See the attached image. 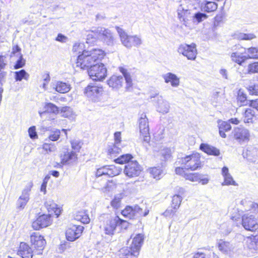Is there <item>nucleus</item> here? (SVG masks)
Returning <instances> with one entry per match:
<instances>
[{
    "mask_svg": "<svg viewBox=\"0 0 258 258\" xmlns=\"http://www.w3.org/2000/svg\"><path fill=\"white\" fill-rule=\"evenodd\" d=\"M84 227L80 225H73L68 228L66 232L68 240L74 241L78 239L81 235Z\"/></svg>",
    "mask_w": 258,
    "mask_h": 258,
    "instance_id": "nucleus-18",
    "label": "nucleus"
},
{
    "mask_svg": "<svg viewBox=\"0 0 258 258\" xmlns=\"http://www.w3.org/2000/svg\"><path fill=\"white\" fill-rule=\"evenodd\" d=\"M14 73L16 81H21L23 79L28 80L29 77V75L24 70L16 71Z\"/></svg>",
    "mask_w": 258,
    "mask_h": 258,
    "instance_id": "nucleus-42",
    "label": "nucleus"
},
{
    "mask_svg": "<svg viewBox=\"0 0 258 258\" xmlns=\"http://www.w3.org/2000/svg\"><path fill=\"white\" fill-rule=\"evenodd\" d=\"M219 249L225 253H229L234 250V245L229 242L220 240L218 243Z\"/></svg>",
    "mask_w": 258,
    "mask_h": 258,
    "instance_id": "nucleus-31",
    "label": "nucleus"
},
{
    "mask_svg": "<svg viewBox=\"0 0 258 258\" xmlns=\"http://www.w3.org/2000/svg\"><path fill=\"white\" fill-rule=\"evenodd\" d=\"M242 225L246 230L255 231L258 229L257 219L252 215L244 214L242 217Z\"/></svg>",
    "mask_w": 258,
    "mask_h": 258,
    "instance_id": "nucleus-14",
    "label": "nucleus"
},
{
    "mask_svg": "<svg viewBox=\"0 0 258 258\" xmlns=\"http://www.w3.org/2000/svg\"><path fill=\"white\" fill-rule=\"evenodd\" d=\"M100 219L103 220V224L100 227L104 233L109 235H113L119 221V217H112L108 214H104L101 216Z\"/></svg>",
    "mask_w": 258,
    "mask_h": 258,
    "instance_id": "nucleus-3",
    "label": "nucleus"
},
{
    "mask_svg": "<svg viewBox=\"0 0 258 258\" xmlns=\"http://www.w3.org/2000/svg\"><path fill=\"white\" fill-rule=\"evenodd\" d=\"M71 144L72 149L74 150L73 152L75 153L79 152L81 148V142L79 141L73 140L71 142Z\"/></svg>",
    "mask_w": 258,
    "mask_h": 258,
    "instance_id": "nucleus-55",
    "label": "nucleus"
},
{
    "mask_svg": "<svg viewBox=\"0 0 258 258\" xmlns=\"http://www.w3.org/2000/svg\"><path fill=\"white\" fill-rule=\"evenodd\" d=\"M217 3L211 1H205L201 5V9L202 11L210 13L216 11L217 9Z\"/></svg>",
    "mask_w": 258,
    "mask_h": 258,
    "instance_id": "nucleus-32",
    "label": "nucleus"
},
{
    "mask_svg": "<svg viewBox=\"0 0 258 258\" xmlns=\"http://www.w3.org/2000/svg\"><path fill=\"white\" fill-rule=\"evenodd\" d=\"M53 88L56 91L60 93H67L71 89L69 84L61 81H57Z\"/></svg>",
    "mask_w": 258,
    "mask_h": 258,
    "instance_id": "nucleus-34",
    "label": "nucleus"
},
{
    "mask_svg": "<svg viewBox=\"0 0 258 258\" xmlns=\"http://www.w3.org/2000/svg\"><path fill=\"white\" fill-rule=\"evenodd\" d=\"M247 59H258V46L251 47L246 49Z\"/></svg>",
    "mask_w": 258,
    "mask_h": 258,
    "instance_id": "nucleus-41",
    "label": "nucleus"
},
{
    "mask_svg": "<svg viewBox=\"0 0 258 258\" xmlns=\"http://www.w3.org/2000/svg\"><path fill=\"white\" fill-rule=\"evenodd\" d=\"M150 173L154 178L159 179L163 174V170L159 167H154L150 169Z\"/></svg>",
    "mask_w": 258,
    "mask_h": 258,
    "instance_id": "nucleus-47",
    "label": "nucleus"
},
{
    "mask_svg": "<svg viewBox=\"0 0 258 258\" xmlns=\"http://www.w3.org/2000/svg\"><path fill=\"white\" fill-rule=\"evenodd\" d=\"M177 209H175L172 206L168 208L162 214L166 218H172L177 212Z\"/></svg>",
    "mask_w": 258,
    "mask_h": 258,
    "instance_id": "nucleus-53",
    "label": "nucleus"
},
{
    "mask_svg": "<svg viewBox=\"0 0 258 258\" xmlns=\"http://www.w3.org/2000/svg\"><path fill=\"white\" fill-rule=\"evenodd\" d=\"M200 148L208 155L218 156L220 154L219 150L206 144H201Z\"/></svg>",
    "mask_w": 258,
    "mask_h": 258,
    "instance_id": "nucleus-33",
    "label": "nucleus"
},
{
    "mask_svg": "<svg viewBox=\"0 0 258 258\" xmlns=\"http://www.w3.org/2000/svg\"><path fill=\"white\" fill-rule=\"evenodd\" d=\"M60 135V131L58 130H56L49 135V138L52 141H56L59 138Z\"/></svg>",
    "mask_w": 258,
    "mask_h": 258,
    "instance_id": "nucleus-56",
    "label": "nucleus"
},
{
    "mask_svg": "<svg viewBox=\"0 0 258 258\" xmlns=\"http://www.w3.org/2000/svg\"><path fill=\"white\" fill-rule=\"evenodd\" d=\"M25 64V60L23 58L22 55L21 54L19 59L17 61L14 66L15 69L22 68Z\"/></svg>",
    "mask_w": 258,
    "mask_h": 258,
    "instance_id": "nucleus-58",
    "label": "nucleus"
},
{
    "mask_svg": "<svg viewBox=\"0 0 258 258\" xmlns=\"http://www.w3.org/2000/svg\"><path fill=\"white\" fill-rule=\"evenodd\" d=\"M199 181H198L201 182L203 185H206L209 182V178L204 175L199 174Z\"/></svg>",
    "mask_w": 258,
    "mask_h": 258,
    "instance_id": "nucleus-61",
    "label": "nucleus"
},
{
    "mask_svg": "<svg viewBox=\"0 0 258 258\" xmlns=\"http://www.w3.org/2000/svg\"><path fill=\"white\" fill-rule=\"evenodd\" d=\"M121 168L114 165L104 166L98 168L96 172L97 177L105 176L106 177H113L121 172Z\"/></svg>",
    "mask_w": 258,
    "mask_h": 258,
    "instance_id": "nucleus-12",
    "label": "nucleus"
},
{
    "mask_svg": "<svg viewBox=\"0 0 258 258\" xmlns=\"http://www.w3.org/2000/svg\"><path fill=\"white\" fill-rule=\"evenodd\" d=\"M33 186L32 181L28 182L23 189L21 196L17 201V208L20 210L24 209L29 200L30 192Z\"/></svg>",
    "mask_w": 258,
    "mask_h": 258,
    "instance_id": "nucleus-11",
    "label": "nucleus"
},
{
    "mask_svg": "<svg viewBox=\"0 0 258 258\" xmlns=\"http://www.w3.org/2000/svg\"><path fill=\"white\" fill-rule=\"evenodd\" d=\"M166 83H170L172 87H177L179 85V78L174 74L167 73L162 76Z\"/></svg>",
    "mask_w": 258,
    "mask_h": 258,
    "instance_id": "nucleus-26",
    "label": "nucleus"
},
{
    "mask_svg": "<svg viewBox=\"0 0 258 258\" xmlns=\"http://www.w3.org/2000/svg\"><path fill=\"white\" fill-rule=\"evenodd\" d=\"M247 71L249 74L258 73V62L249 64Z\"/></svg>",
    "mask_w": 258,
    "mask_h": 258,
    "instance_id": "nucleus-54",
    "label": "nucleus"
},
{
    "mask_svg": "<svg viewBox=\"0 0 258 258\" xmlns=\"http://www.w3.org/2000/svg\"><path fill=\"white\" fill-rule=\"evenodd\" d=\"M237 100L240 103V106L247 105L249 102V101L246 99V95L241 90H239L238 93Z\"/></svg>",
    "mask_w": 258,
    "mask_h": 258,
    "instance_id": "nucleus-48",
    "label": "nucleus"
},
{
    "mask_svg": "<svg viewBox=\"0 0 258 258\" xmlns=\"http://www.w3.org/2000/svg\"><path fill=\"white\" fill-rule=\"evenodd\" d=\"M123 81L124 79L122 76L113 75L107 81V84L112 89L118 90L122 87Z\"/></svg>",
    "mask_w": 258,
    "mask_h": 258,
    "instance_id": "nucleus-22",
    "label": "nucleus"
},
{
    "mask_svg": "<svg viewBox=\"0 0 258 258\" xmlns=\"http://www.w3.org/2000/svg\"><path fill=\"white\" fill-rule=\"evenodd\" d=\"M144 237L141 234H138L133 238L132 244L130 247V250L127 248L123 247L121 248L119 252L120 253L124 254L126 256L133 255L136 256L138 255L139 251L141 245L143 242Z\"/></svg>",
    "mask_w": 258,
    "mask_h": 258,
    "instance_id": "nucleus-5",
    "label": "nucleus"
},
{
    "mask_svg": "<svg viewBox=\"0 0 258 258\" xmlns=\"http://www.w3.org/2000/svg\"><path fill=\"white\" fill-rule=\"evenodd\" d=\"M119 71L122 74L124 79L125 80L126 83V88L128 89L129 88L132 87V79L130 73L127 72V71L122 67H120L119 68Z\"/></svg>",
    "mask_w": 258,
    "mask_h": 258,
    "instance_id": "nucleus-38",
    "label": "nucleus"
},
{
    "mask_svg": "<svg viewBox=\"0 0 258 258\" xmlns=\"http://www.w3.org/2000/svg\"><path fill=\"white\" fill-rule=\"evenodd\" d=\"M178 18L185 26L190 28V19L192 18L190 12L185 3L181 4L177 9Z\"/></svg>",
    "mask_w": 258,
    "mask_h": 258,
    "instance_id": "nucleus-9",
    "label": "nucleus"
},
{
    "mask_svg": "<svg viewBox=\"0 0 258 258\" xmlns=\"http://www.w3.org/2000/svg\"><path fill=\"white\" fill-rule=\"evenodd\" d=\"M44 108L45 111L39 112L41 117L48 112L52 113L55 114H57L59 112L58 108L55 105L51 103H47L45 105Z\"/></svg>",
    "mask_w": 258,
    "mask_h": 258,
    "instance_id": "nucleus-37",
    "label": "nucleus"
},
{
    "mask_svg": "<svg viewBox=\"0 0 258 258\" xmlns=\"http://www.w3.org/2000/svg\"><path fill=\"white\" fill-rule=\"evenodd\" d=\"M208 16L205 13L198 12L192 16V22L199 24L208 18Z\"/></svg>",
    "mask_w": 258,
    "mask_h": 258,
    "instance_id": "nucleus-40",
    "label": "nucleus"
},
{
    "mask_svg": "<svg viewBox=\"0 0 258 258\" xmlns=\"http://www.w3.org/2000/svg\"><path fill=\"white\" fill-rule=\"evenodd\" d=\"M177 51L179 54H182L188 60H195L197 58V50L195 43L180 44L178 46Z\"/></svg>",
    "mask_w": 258,
    "mask_h": 258,
    "instance_id": "nucleus-7",
    "label": "nucleus"
},
{
    "mask_svg": "<svg viewBox=\"0 0 258 258\" xmlns=\"http://www.w3.org/2000/svg\"><path fill=\"white\" fill-rule=\"evenodd\" d=\"M157 110L158 112L163 114H166L169 112L170 107L169 103L161 96L157 97Z\"/></svg>",
    "mask_w": 258,
    "mask_h": 258,
    "instance_id": "nucleus-24",
    "label": "nucleus"
},
{
    "mask_svg": "<svg viewBox=\"0 0 258 258\" xmlns=\"http://www.w3.org/2000/svg\"><path fill=\"white\" fill-rule=\"evenodd\" d=\"M99 39L108 45H112L114 42V37L111 32L108 29L103 27H98L92 31Z\"/></svg>",
    "mask_w": 258,
    "mask_h": 258,
    "instance_id": "nucleus-10",
    "label": "nucleus"
},
{
    "mask_svg": "<svg viewBox=\"0 0 258 258\" xmlns=\"http://www.w3.org/2000/svg\"><path fill=\"white\" fill-rule=\"evenodd\" d=\"M149 210L146 208L144 210L138 205L127 206L122 211L121 214L129 219H134L141 216H146Z\"/></svg>",
    "mask_w": 258,
    "mask_h": 258,
    "instance_id": "nucleus-4",
    "label": "nucleus"
},
{
    "mask_svg": "<svg viewBox=\"0 0 258 258\" xmlns=\"http://www.w3.org/2000/svg\"><path fill=\"white\" fill-rule=\"evenodd\" d=\"M182 200V198L178 195H175L173 196L172 200V206L175 209H178L180 206L181 202Z\"/></svg>",
    "mask_w": 258,
    "mask_h": 258,
    "instance_id": "nucleus-51",
    "label": "nucleus"
},
{
    "mask_svg": "<svg viewBox=\"0 0 258 258\" xmlns=\"http://www.w3.org/2000/svg\"><path fill=\"white\" fill-rule=\"evenodd\" d=\"M248 104L250 106L255 108L258 111V101L257 100H249Z\"/></svg>",
    "mask_w": 258,
    "mask_h": 258,
    "instance_id": "nucleus-64",
    "label": "nucleus"
},
{
    "mask_svg": "<svg viewBox=\"0 0 258 258\" xmlns=\"http://www.w3.org/2000/svg\"><path fill=\"white\" fill-rule=\"evenodd\" d=\"M116 31L119 36L121 44L126 48L139 47L143 44V40L140 35H128L122 28L116 27Z\"/></svg>",
    "mask_w": 258,
    "mask_h": 258,
    "instance_id": "nucleus-2",
    "label": "nucleus"
},
{
    "mask_svg": "<svg viewBox=\"0 0 258 258\" xmlns=\"http://www.w3.org/2000/svg\"><path fill=\"white\" fill-rule=\"evenodd\" d=\"M18 255L22 258H32V250L29 245L25 242H21L17 252Z\"/></svg>",
    "mask_w": 258,
    "mask_h": 258,
    "instance_id": "nucleus-23",
    "label": "nucleus"
},
{
    "mask_svg": "<svg viewBox=\"0 0 258 258\" xmlns=\"http://www.w3.org/2000/svg\"><path fill=\"white\" fill-rule=\"evenodd\" d=\"M154 151L157 152V156H160V159L162 161L169 159L171 156V149L163 146H161L159 148L155 147Z\"/></svg>",
    "mask_w": 258,
    "mask_h": 258,
    "instance_id": "nucleus-25",
    "label": "nucleus"
},
{
    "mask_svg": "<svg viewBox=\"0 0 258 258\" xmlns=\"http://www.w3.org/2000/svg\"><path fill=\"white\" fill-rule=\"evenodd\" d=\"M104 51L100 49H92L90 50L84 51L78 56L76 62L77 66L82 69H88L92 66L98 63V60L103 58Z\"/></svg>",
    "mask_w": 258,
    "mask_h": 258,
    "instance_id": "nucleus-1",
    "label": "nucleus"
},
{
    "mask_svg": "<svg viewBox=\"0 0 258 258\" xmlns=\"http://www.w3.org/2000/svg\"><path fill=\"white\" fill-rule=\"evenodd\" d=\"M248 89L251 94L258 95V83L249 86Z\"/></svg>",
    "mask_w": 258,
    "mask_h": 258,
    "instance_id": "nucleus-59",
    "label": "nucleus"
},
{
    "mask_svg": "<svg viewBox=\"0 0 258 258\" xmlns=\"http://www.w3.org/2000/svg\"><path fill=\"white\" fill-rule=\"evenodd\" d=\"M74 219L84 224H88L90 221L88 213L84 210L76 212L74 215Z\"/></svg>",
    "mask_w": 258,
    "mask_h": 258,
    "instance_id": "nucleus-36",
    "label": "nucleus"
},
{
    "mask_svg": "<svg viewBox=\"0 0 258 258\" xmlns=\"http://www.w3.org/2000/svg\"><path fill=\"white\" fill-rule=\"evenodd\" d=\"M84 44L82 43L77 42L75 43L73 46L72 51L74 53H76V54H81L80 53H82L84 51H86L87 50L84 49Z\"/></svg>",
    "mask_w": 258,
    "mask_h": 258,
    "instance_id": "nucleus-44",
    "label": "nucleus"
},
{
    "mask_svg": "<svg viewBox=\"0 0 258 258\" xmlns=\"http://www.w3.org/2000/svg\"><path fill=\"white\" fill-rule=\"evenodd\" d=\"M234 138L239 143L247 142L250 139V133L245 128L236 127L233 131Z\"/></svg>",
    "mask_w": 258,
    "mask_h": 258,
    "instance_id": "nucleus-19",
    "label": "nucleus"
},
{
    "mask_svg": "<svg viewBox=\"0 0 258 258\" xmlns=\"http://www.w3.org/2000/svg\"><path fill=\"white\" fill-rule=\"evenodd\" d=\"M114 140L115 144H117L120 143L121 142V133L119 132H117L114 133Z\"/></svg>",
    "mask_w": 258,
    "mask_h": 258,
    "instance_id": "nucleus-63",
    "label": "nucleus"
},
{
    "mask_svg": "<svg viewBox=\"0 0 258 258\" xmlns=\"http://www.w3.org/2000/svg\"><path fill=\"white\" fill-rule=\"evenodd\" d=\"M218 123L220 136L222 138H225L226 135L225 132L229 131L231 129V125L229 122L222 120H218Z\"/></svg>",
    "mask_w": 258,
    "mask_h": 258,
    "instance_id": "nucleus-35",
    "label": "nucleus"
},
{
    "mask_svg": "<svg viewBox=\"0 0 258 258\" xmlns=\"http://www.w3.org/2000/svg\"><path fill=\"white\" fill-rule=\"evenodd\" d=\"M213 102L215 103H220L222 101V97L220 96L219 93L216 92L212 97Z\"/></svg>",
    "mask_w": 258,
    "mask_h": 258,
    "instance_id": "nucleus-62",
    "label": "nucleus"
},
{
    "mask_svg": "<svg viewBox=\"0 0 258 258\" xmlns=\"http://www.w3.org/2000/svg\"><path fill=\"white\" fill-rule=\"evenodd\" d=\"M102 91V88L94 85H89L84 90V94L93 101H97L100 93Z\"/></svg>",
    "mask_w": 258,
    "mask_h": 258,
    "instance_id": "nucleus-21",
    "label": "nucleus"
},
{
    "mask_svg": "<svg viewBox=\"0 0 258 258\" xmlns=\"http://www.w3.org/2000/svg\"><path fill=\"white\" fill-rule=\"evenodd\" d=\"M120 151V148L117 147L115 144L111 143L108 146L107 153L108 155L110 156V158L116 156V155L118 154Z\"/></svg>",
    "mask_w": 258,
    "mask_h": 258,
    "instance_id": "nucleus-39",
    "label": "nucleus"
},
{
    "mask_svg": "<svg viewBox=\"0 0 258 258\" xmlns=\"http://www.w3.org/2000/svg\"><path fill=\"white\" fill-rule=\"evenodd\" d=\"M60 113L61 116L67 118H71L73 116V111L70 107L64 106L61 108Z\"/></svg>",
    "mask_w": 258,
    "mask_h": 258,
    "instance_id": "nucleus-45",
    "label": "nucleus"
},
{
    "mask_svg": "<svg viewBox=\"0 0 258 258\" xmlns=\"http://www.w3.org/2000/svg\"><path fill=\"white\" fill-rule=\"evenodd\" d=\"M42 148L47 152H52L55 150V147L52 144L45 143L43 145Z\"/></svg>",
    "mask_w": 258,
    "mask_h": 258,
    "instance_id": "nucleus-57",
    "label": "nucleus"
},
{
    "mask_svg": "<svg viewBox=\"0 0 258 258\" xmlns=\"http://www.w3.org/2000/svg\"><path fill=\"white\" fill-rule=\"evenodd\" d=\"M245 245L249 249H258V235L247 237L245 239Z\"/></svg>",
    "mask_w": 258,
    "mask_h": 258,
    "instance_id": "nucleus-29",
    "label": "nucleus"
},
{
    "mask_svg": "<svg viewBox=\"0 0 258 258\" xmlns=\"http://www.w3.org/2000/svg\"><path fill=\"white\" fill-rule=\"evenodd\" d=\"M253 115L251 109H247L245 111L243 121L245 123H251L252 122Z\"/></svg>",
    "mask_w": 258,
    "mask_h": 258,
    "instance_id": "nucleus-52",
    "label": "nucleus"
},
{
    "mask_svg": "<svg viewBox=\"0 0 258 258\" xmlns=\"http://www.w3.org/2000/svg\"><path fill=\"white\" fill-rule=\"evenodd\" d=\"M139 122L140 136L143 138L145 142L148 143L150 141V137L149 135L148 120L145 114L142 113L141 115Z\"/></svg>",
    "mask_w": 258,
    "mask_h": 258,
    "instance_id": "nucleus-13",
    "label": "nucleus"
},
{
    "mask_svg": "<svg viewBox=\"0 0 258 258\" xmlns=\"http://www.w3.org/2000/svg\"><path fill=\"white\" fill-rule=\"evenodd\" d=\"M222 174L224 177V182L222 185H236V182L234 180L231 174L229 173L228 168L227 167H224L222 169Z\"/></svg>",
    "mask_w": 258,
    "mask_h": 258,
    "instance_id": "nucleus-28",
    "label": "nucleus"
},
{
    "mask_svg": "<svg viewBox=\"0 0 258 258\" xmlns=\"http://www.w3.org/2000/svg\"><path fill=\"white\" fill-rule=\"evenodd\" d=\"M181 162L187 170L194 171L201 167L200 156L198 153L186 156L181 159Z\"/></svg>",
    "mask_w": 258,
    "mask_h": 258,
    "instance_id": "nucleus-8",
    "label": "nucleus"
},
{
    "mask_svg": "<svg viewBox=\"0 0 258 258\" xmlns=\"http://www.w3.org/2000/svg\"><path fill=\"white\" fill-rule=\"evenodd\" d=\"M52 222L50 214H43L39 216L36 220L33 222L32 227L35 230L49 226Z\"/></svg>",
    "mask_w": 258,
    "mask_h": 258,
    "instance_id": "nucleus-16",
    "label": "nucleus"
},
{
    "mask_svg": "<svg viewBox=\"0 0 258 258\" xmlns=\"http://www.w3.org/2000/svg\"><path fill=\"white\" fill-rule=\"evenodd\" d=\"M142 171V168L137 161L128 162L124 166V173L129 177L139 176Z\"/></svg>",
    "mask_w": 258,
    "mask_h": 258,
    "instance_id": "nucleus-15",
    "label": "nucleus"
},
{
    "mask_svg": "<svg viewBox=\"0 0 258 258\" xmlns=\"http://www.w3.org/2000/svg\"><path fill=\"white\" fill-rule=\"evenodd\" d=\"M91 79L94 81H102L107 76V69L102 63H96L88 70Z\"/></svg>",
    "mask_w": 258,
    "mask_h": 258,
    "instance_id": "nucleus-6",
    "label": "nucleus"
},
{
    "mask_svg": "<svg viewBox=\"0 0 258 258\" xmlns=\"http://www.w3.org/2000/svg\"><path fill=\"white\" fill-rule=\"evenodd\" d=\"M133 158L131 154H125L120 156L119 157L115 159L114 161L116 163L118 164L127 163L128 162H131V159Z\"/></svg>",
    "mask_w": 258,
    "mask_h": 258,
    "instance_id": "nucleus-46",
    "label": "nucleus"
},
{
    "mask_svg": "<svg viewBox=\"0 0 258 258\" xmlns=\"http://www.w3.org/2000/svg\"><path fill=\"white\" fill-rule=\"evenodd\" d=\"M30 242L34 247L40 251L43 249L46 244L44 237L37 232H33L31 234Z\"/></svg>",
    "mask_w": 258,
    "mask_h": 258,
    "instance_id": "nucleus-20",
    "label": "nucleus"
},
{
    "mask_svg": "<svg viewBox=\"0 0 258 258\" xmlns=\"http://www.w3.org/2000/svg\"><path fill=\"white\" fill-rule=\"evenodd\" d=\"M122 196L121 194L116 195L114 199L111 202V206L112 208L115 209H119L121 205V199Z\"/></svg>",
    "mask_w": 258,
    "mask_h": 258,
    "instance_id": "nucleus-43",
    "label": "nucleus"
},
{
    "mask_svg": "<svg viewBox=\"0 0 258 258\" xmlns=\"http://www.w3.org/2000/svg\"><path fill=\"white\" fill-rule=\"evenodd\" d=\"M61 163L63 164H69L75 162L77 160V154L75 152H66L60 156Z\"/></svg>",
    "mask_w": 258,
    "mask_h": 258,
    "instance_id": "nucleus-30",
    "label": "nucleus"
},
{
    "mask_svg": "<svg viewBox=\"0 0 258 258\" xmlns=\"http://www.w3.org/2000/svg\"><path fill=\"white\" fill-rule=\"evenodd\" d=\"M183 177L192 182L199 181V174L198 173H184Z\"/></svg>",
    "mask_w": 258,
    "mask_h": 258,
    "instance_id": "nucleus-49",
    "label": "nucleus"
},
{
    "mask_svg": "<svg viewBox=\"0 0 258 258\" xmlns=\"http://www.w3.org/2000/svg\"><path fill=\"white\" fill-rule=\"evenodd\" d=\"M28 133L30 138L34 139L37 138V134L35 126H31L29 128Z\"/></svg>",
    "mask_w": 258,
    "mask_h": 258,
    "instance_id": "nucleus-60",
    "label": "nucleus"
},
{
    "mask_svg": "<svg viewBox=\"0 0 258 258\" xmlns=\"http://www.w3.org/2000/svg\"><path fill=\"white\" fill-rule=\"evenodd\" d=\"M234 47L233 49V52L231 54V59L233 61L241 64L247 59L246 56L243 55V54L246 53V49L239 45H236Z\"/></svg>",
    "mask_w": 258,
    "mask_h": 258,
    "instance_id": "nucleus-17",
    "label": "nucleus"
},
{
    "mask_svg": "<svg viewBox=\"0 0 258 258\" xmlns=\"http://www.w3.org/2000/svg\"><path fill=\"white\" fill-rule=\"evenodd\" d=\"M45 206L50 215L54 213L56 216V217L60 215L62 211L61 208L58 207L53 201L50 200L47 201L45 203Z\"/></svg>",
    "mask_w": 258,
    "mask_h": 258,
    "instance_id": "nucleus-27",
    "label": "nucleus"
},
{
    "mask_svg": "<svg viewBox=\"0 0 258 258\" xmlns=\"http://www.w3.org/2000/svg\"><path fill=\"white\" fill-rule=\"evenodd\" d=\"M236 37L240 40H250L255 38V36L252 33L245 34L239 33L236 34Z\"/></svg>",
    "mask_w": 258,
    "mask_h": 258,
    "instance_id": "nucleus-50",
    "label": "nucleus"
}]
</instances>
